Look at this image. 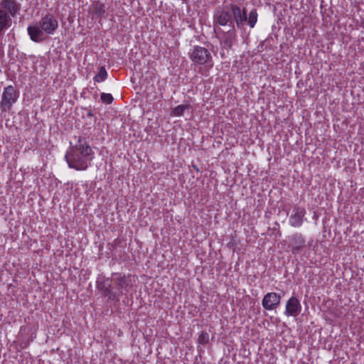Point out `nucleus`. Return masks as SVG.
Returning a JSON list of instances; mask_svg holds the SVG:
<instances>
[{"instance_id":"obj_9","label":"nucleus","mask_w":364,"mask_h":364,"mask_svg":"<svg viewBox=\"0 0 364 364\" xmlns=\"http://www.w3.org/2000/svg\"><path fill=\"white\" fill-rule=\"evenodd\" d=\"M301 311V306L299 300L294 297L291 296L289 299L287 300L286 303V307L284 311V314L287 316H297Z\"/></svg>"},{"instance_id":"obj_2","label":"nucleus","mask_w":364,"mask_h":364,"mask_svg":"<svg viewBox=\"0 0 364 364\" xmlns=\"http://www.w3.org/2000/svg\"><path fill=\"white\" fill-rule=\"evenodd\" d=\"M58 27L56 18L51 14H46L41 20L27 28L31 39L34 42H41L46 35H52Z\"/></svg>"},{"instance_id":"obj_18","label":"nucleus","mask_w":364,"mask_h":364,"mask_svg":"<svg viewBox=\"0 0 364 364\" xmlns=\"http://www.w3.org/2000/svg\"><path fill=\"white\" fill-rule=\"evenodd\" d=\"M100 98H101V100L107 105L111 104L114 100V98L111 94L105 93V92L101 94Z\"/></svg>"},{"instance_id":"obj_16","label":"nucleus","mask_w":364,"mask_h":364,"mask_svg":"<svg viewBox=\"0 0 364 364\" xmlns=\"http://www.w3.org/2000/svg\"><path fill=\"white\" fill-rule=\"evenodd\" d=\"M107 78V73L104 67H101L98 73L95 76L94 81L101 82Z\"/></svg>"},{"instance_id":"obj_10","label":"nucleus","mask_w":364,"mask_h":364,"mask_svg":"<svg viewBox=\"0 0 364 364\" xmlns=\"http://www.w3.org/2000/svg\"><path fill=\"white\" fill-rule=\"evenodd\" d=\"M306 214V210L301 207H296L293 210L292 214L289 219V223L291 226L299 228L303 224V219Z\"/></svg>"},{"instance_id":"obj_7","label":"nucleus","mask_w":364,"mask_h":364,"mask_svg":"<svg viewBox=\"0 0 364 364\" xmlns=\"http://www.w3.org/2000/svg\"><path fill=\"white\" fill-rule=\"evenodd\" d=\"M19 93L14 86L9 85L4 89L0 106L3 112H9L11 107L15 104L18 98Z\"/></svg>"},{"instance_id":"obj_11","label":"nucleus","mask_w":364,"mask_h":364,"mask_svg":"<svg viewBox=\"0 0 364 364\" xmlns=\"http://www.w3.org/2000/svg\"><path fill=\"white\" fill-rule=\"evenodd\" d=\"M236 39V33L235 31H229L226 33H224L220 38V45L221 46L227 50H229L232 48L233 43H235Z\"/></svg>"},{"instance_id":"obj_14","label":"nucleus","mask_w":364,"mask_h":364,"mask_svg":"<svg viewBox=\"0 0 364 364\" xmlns=\"http://www.w3.org/2000/svg\"><path fill=\"white\" fill-rule=\"evenodd\" d=\"M94 15L97 18H102L105 16V4L100 1H96L92 5Z\"/></svg>"},{"instance_id":"obj_13","label":"nucleus","mask_w":364,"mask_h":364,"mask_svg":"<svg viewBox=\"0 0 364 364\" xmlns=\"http://www.w3.org/2000/svg\"><path fill=\"white\" fill-rule=\"evenodd\" d=\"M232 21V14L227 11H221L217 16V22L221 26H226Z\"/></svg>"},{"instance_id":"obj_19","label":"nucleus","mask_w":364,"mask_h":364,"mask_svg":"<svg viewBox=\"0 0 364 364\" xmlns=\"http://www.w3.org/2000/svg\"><path fill=\"white\" fill-rule=\"evenodd\" d=\"M25 331V328H21V330H20V334L22 335L23 334V332Z\"/></svg>"},{"instance_id":"obj_5","label":"nucleus","mask_w":364,"mask_h":364,"mask_svg":"<svg viewBox=\"0 0 364 364\" xmlns=\"http://www.w3.org/2000/svg\"><path fill=\"white\" fill-rule=\"evenodd\" d=\"M230 10L234 20L237 26L240 27L247 21V23L250 28H254L257 21V12L256 9H252L247 16L246 9L242 10L238 6L231 5Z\"/></svg>"},{"instance_id":"obj_12","label":"nucleus","mask_w":364,"mask_h":364,"mask_svg":"<svg viewBox=\"0 0 364 364\" xmlns=\"http://www.w3.org/2000/svg\"><path fill=\"white\" fill-rule=\"evenodd\" d=\"M291 246L293 252L299 250L305 243V240L301 234L296 233L291 236Z\"/></svg>"},{"instance_id":"obj_4","label":"nucleus","mask_w":364,"mask_h":364,"mask_svg":"<svg viewBox=\"0 0 364 364\" xmlns=\"http://www.w3.org/2000/svg\"><path fill=\"white\" fill-rule=\"evenodd\" d=\"M112 287L109 284H105L102 287H99L104 291L105 295L109 299H114L116 296L122 294L124 291L129 290V282L127 279L119 274H114L112 276Z\"/></svg>"},{"instance_id":"obj_17","label":"nucleus","mask_w":364,"mask_h":364,"mask_svg":"<svg viewBox=\"0 0 364 364\" xmlns=\"http://www.w3.org/2000/svg\"><path fill=\"white\" fill-rule=\"evenodd\" d=\"M199 344L205 345L209 342V334L207 332H202L198 338Z\"/></svg>"},{"instance_id":"obj_8","label":"nucleus","mask_w":364,"mask_h":364,"mask_svg":"<svg viewBox=\"0 0 364 364\" xmlns=\"http://www.w3.org/2000/svg\"><path fill=\"white\" fill-rule=\"evenodd\" d=\"M281 301V296L275 292H269L264 295L262 304L264 309L271 311L277 308Z\"/></svg>"},{"instance_id":"obj_3","label":"nucleus","mask_w":364,"mask_h":364,"mask_svg":"<svg viewBox=\"0 0 364 364\" xmlns=\"http://www.w3.org/2000/svg\"><path fill=\"white\" fill-rule=\"evenodd\" d=\"M21 4L16 0L0 1V36L12 25V18L19 14Z\"/></svg>"},{"instance_id":"obj_1","label":"nucleus","mask_w":364,"mask_h":364,"mask_svg":"<svg viewBox=\"0 0 364 364\" xmlns=\"http://www.w3.org/2000/svg\"><path fill=\"white\" fill-rule=\"evenodd\" d=\"M68 166L77 171H85L95 158V152L85 139L79 138L65 156Z\"/></svg>"},{"instance_id":"obj_20","label":"nucleus","mask_w":364,"mask_h":364,"mask_svg":"<svg viewBox=\"0 0 364 364\" xmlns=\"http://www.w3.org/2000/svg\"><path fill=\"white\" fill-rule=\"evenodd\" d=\"M28 343H25L24 346H23V348L26 347Z\"/></svg>"},{"instance_id":"obj_15","label":"nucleus","mask_w":364,"mask_h":364,"mask_svg":"<svg viewBox=\"0 0 364 364\" xmlns=\"http://www.w3.org/2000/svg\"><path fill=\"white\" fill-rule=\"evenodd\" d=\"M189 108L190 105L188 104L180 105L172 109L171 114L175 117H181L183 115L185 111L188 110Z\"/></svg>"},{"instance_id":"obj_6","label":"nucleus","mask_w":364,"mask_h":364,"mask_svg":"<svg viewBox=\"0 0 364 364\" xmlns=\"http://www.w3.org/2000/svg\"><path fill=\"white\" fill-rule=\"evenodd\" d=\"M188 56L195 65L213 66L212 56L210 52L203 47L194 46L190 49Z\"/></svg>"}]
</instances>
